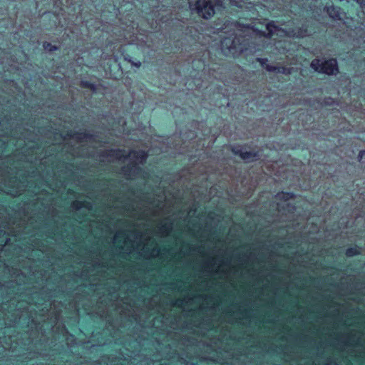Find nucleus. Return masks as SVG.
<instances>
[{"mask_svg": "<svg viewBox=\"0 0 365 365\" xmlns=\"http://www.w3.org/2000/svg\"><path fill=\"white\" fill-rule=\"evenodd\" d=\"M110 182L105 181L101 187H96L94 192L88 193L90 200H96L101 203L100 210L94 209L93 204L89 201L75 200L71 205L73 220L66 217L62 225L57 223L50 225L44 222L43 227L38 229L39 237L53 240L56 242L65 239L78 240L76 233V224H82L89 220V230L93 237V245L86 246L85 250L88 255V261L84 268H92V272H103L101 277L113 283L108 289L110 299L120 297L118 290L121 279L117 277L125 269L126 260L132 258L140 260L159 259L161 263L165 262L168 255L175 257L170 247H158L156 241L150 235L138 230L137 223L133 224L130 230L120 229L114 235L112 245L106 250H103L101 240L104 233H113L119 223H125L127 220L118 218L115 225L113 221L115 217V210L121 215H126L132 219L144 220L147 214L146 209H143L130 197L125 198L120 193H115L110 187Z\"/></svg>", "mask_w": 365, "mask_h": 365, "instance_id": "nucleus-1", "label": "nucleus"}, {"mask_svg": "<svg viewBox=\"0 0 365 365\" xmlns=\"http://www.w3.org/2000/svg\"><path fill=\"white\" fill-rule=\"evenodd\" d=\"M240 317L234 318L235 312L232 309H226L225 313L230 315L227 324L223 325V320L221 317L216 319L215 312H211L214 327L208 329L207 335L213 336L208 344L210 350L215 351L212 356H209L212 361H216L221 365H251L250 357V349L240 347V345L252 340V335L247 334L245 331H241L239 333H235L230 325L237 324L242 326L245 324L244 319L250 320L251 319L250 309L248 308L238 309Z\"/></svg>", "mask_w": 365, "mask_h": 365, "instance_id": "nucleus-2", "label": "nucleus"}, {"mask_svg": "<svg viewBox=\"0 0 365 365\" xmlns=\"http://www.w3.org/2000/svg\"><path fill=\"white\" fill-rule=\"evenodd\" d=\"M184 301L185 299L182 297L170 299V309L167 312L156 292L148 302L145 299L144 304L150 311L160 314L163 324L173 330H189L194 333L199 332L202 335H207L208 329H212L215 327L211 312H216L218 305L209 306L201 304L195 308H186L184 306Z\"/></svg>", "mask_w": 365, "mask_h": 365, "instance_id": "nucleus-3", "label": "nucleus"}, {"mask_svg": "<svg viewBox=\"0 0 365 365\" xmlns=\"http://www.w3.org/2000/svg\"><path fill=\"white\" fill-rule=\"evenodd\" d=\"M148 158L147 153L143 150H132L127 153L125 150L110 149L105 150L100 156L103 162L128 161L127 165L123 166L121 171L127 179L143 178L146 179L148 173L141 168Z\"/></svg>", "mask_w": 365, "mask_h": 365, "instance_id": "nucleus-4", "label": "nucleus"}, {"mask_svg": "<svg viewBox=\"0 0 365 365\" xmlns=\"http://www.w3.org/2000/svg\"><path fill=\"white\" fill-rule=\"evenodd\" d=\"M249 38L247 34L233 33L221 41V50L226 56H237L247 48Z\"/></svg>", "mask_w": 365, "mask_h": 365, "instance_id": "nucleus-5", "label": "nucleus"}, {"mask_svg": "<svg viewBox=\"0 0 365 365\" xmlns=\"http://www.w3.org/2000/svg\"><path fill=\"white\" fill-rule=\"evenodd\" d=\"M72 140L76 141L78 145H72L66 148V152L73 157H83L90 155L84 148L88 143L96 141V136L90 133H76L72 135Z\"/></svg>", "mask_w": 365, "mask_h": 365, "instance_id": "nucleus-6", "label": "nucleus"}, {"mask_svg": "<svg viewBox=\"0 0 365 365\" xmlns=\"http://www.w3.org/2000/svg\"><path fill=\"white\" fill-rule=\"evenodd\" d=\"M231 261L230 258H222L221 262L218 264L216 257H210L209 259L205 262L202 266L199 277L202 278L205 273L213 276L227 275L228 272L222 269V265H230Z\"/></svg>", "mask_w": 365, "mask_h": 365, "instance_id": "nucleus-7", "label": "nucleus"}, {"mask_svg": "<svg viewBox=\"0 0 365 365\" xmlns=\"http://www.w3.org/2000/svg\"><path fill=\"white\" fill-rule=\"evenodd\" d=\"M221 4L222 0H197L192 9L204 19H210L215 14L216 9Z\"/></svg>", "mask_w": 365, "mask_h": 365, "instance_id": "nucleus-8", "label": "nucleus"}, {"mask_svg": "<svg viewBox=\"0 0 365 365\" xmlns=\"http://www.w3.org/2000/svg\"><path fill=\"white\" fill-rule=\"evenodd\" d=\"M335 349L343 351L346 347H364L365 342L362 341V336H356V333L351 332L347 334L346 337H341L334 343Z\"/></svg>", "mask_w": 365, "mask_h": 365, "instance_id": "nucleus-9", "label": "nucleus"}, {"mask_svg": "<svg viewBox=\"0 0 365 365\" xmlns=\"http://www.w3.org/2000/svg\"><path fill=\"white\" fill-rule=\"evenodd\" d=\"M123 285L128 287V291L131 297L136 296L138 289L142 290L150 289V284L135 276H133L130 279L125 280Z\"/></svg>", "mask_w": 365, "mask_h": 365, "instance_id": "nucleus-10", "label": "nucleus"}, {"mask_svg": "<svg viewBox=\"0 0 365 365\" xmlns=\"http://www.w3.org/2000/svg\"><path fill=\"white\" fill-rule=\"evenodd\" d=\"M232 151L234 154L239 155L247 163L253 162L259 158L258 152L255 150H247L245 148L240 145L232 146Z\"/></svg>", "mask_w": 365, "mask_h": 365, "instance_id": "nucleus-11", "label": "nucleus"}, {"mask_svg": "<svg viewBox=\"0 0 365 365\" xmlns=\"http://www.w3.org/2000/svg\"><path fill=\"white\" fill-rule=\"evenodd\" d=\"M182 299H185L184 301V306L186 308H190V304L194 302L195 300H199L201 302V304H207L209 306H212L213 304H215V303L210 304V303H207V301L211 300L212 299L211 295L207 294H201V293H195V294H190L189 292H185L184 296L182 297Z\"/></svg>", "mask_w": 365, "mask_h": 365, "instance_id": "nucleus-12", "label": "nucleus"}, {"mask_svg": "<svg viewBox=\"0 0 365 365\" xmlns=\"http://www.w3.org/2000/svg\"><path fill=\"white\" fill-rule=\"evenodd\" d=\"M174 229V220L171 217H167L158 225V233L161 237H168Z\"/></svg>", "mask_w": 365, "mask_h": 365, "instance_id": "nucleus-13", "label": "nucleus"}, {"mask_svg": "<svg viewBox=\"0 0 365 365\" xmlns=\"http://www.w3.org/2000/svg\"><path fill=\"white\" fill-rule=\"evenodd\" d=\"M189 277H187L185 280L176 279L169 283H165V285L168 287V291H175L180 293L189 292L191 287L187 288L186 283L188 282Z\"/></svg>", "mask_w": 365, "mask_h": 365, "instance_id": "nucleus-14", "label": "nucleus"}, {"mask_svg": "<svg viewBox=\"0 0 365 365\" xmlns=\"http://www.w3.org/2000/svg\"><path fill=\"white\" fill-rule=\"evenodd\" d=\"M321 72L327 75H336L339 72L336 60L331 58L323 61Z\"/></svg>", "mask_w": 365, "mask_h": 365, "instance_id": "nucleus-15", "label": "nucleus"}, {"mask_svg": "<svg viewBox=\"0 0 365 365\" xmlns=\"http://www.w3.org/2000/svg\"><path fill=\"white\" fill-rule=\"evenodd\" d=\"M187 249L186 250H180V253L183 254L184 256H189L192 253L197 252L202 255H205V252L202 246L194 245L191 244L187 245Z\"/></svg>", "mask_w": 365, "mask_h": 365, "instance_id": "nucleus-16", "label": "nucleus"}, {"mask_svg": "<svg viewBox=\"0 0 365 365\" xmlns=\"http://www.w3.org/2000/svg\"><path fill=\"white\" fill-rule=\"evenodd\" d=\"M238 262L242 265L247 264L250 259H257L256 253L254 252H249L248 250L243 254H238L237 256Z\"/></svg>", "mask_w": 365, "mask_h": 365, "instance_id": "nucleus-17", "label": "nucleus"}, {"mask_svg": "<svg viewBox=\"0 0 365 365\" xmlns=\"http://www.w3.org/2000/svg\"><path fill=\"white\" fill-rule=\"evenodd\" d=\"M326 10L327 14L331 19L335 20H341L342 19V14L341 12V9L339 7L334 6H326Z\"/></svg>", "mask_w": 365, "mask_h": 365, "instance_id": "nucleus-18", "label": "nucleus"}, {"mask_svg": "<svg viewBox=\"0 0 365 365\" xmlns=\"http://www.w3.org/2000/svg\"><path fill=\"white\" fill-rule=\"evenodd\" d=\"M266 29L267 32L266 33L265 31H263L262 34V35L266 38H271L276 34L277 31L281 30V29H279L274 21H271L267 24Z\"/></svg>", "mask_w": 365, "mask_h": 365, "instance_id": "nucleus-19", "label": "nucleus"}, {"mask_svg": "<svg viewBox=\"0 0 365 365\" xmlns=\"http://www.w3.org/2000/svg\"><path fill=\"white\" fill-rule=\"evenodd\" d=\"M265 69L269 72H274L277 73H282L285 75H289L291 73V68L284 66L266 65Z\"/></svg>", "mask_w": 365, "mask_h": 365, "instance_id": "nucleus-20", "label": "nucleus"}, {"mask_svg": "<svg viewBox=\"0 0 365 365\" xmlns=\"http://www.w3.org/2000/svg\"><path fill=\"white\" fill-rule=\"evenodd\" d=\"M143 202L147 204V207H153L158 209H162L163 207V196L160 197V199L158 200L157 202L155 200H150L149 197H143L141 199Z\"/></svg>", "mask_w": 365, "mask_h": 365, "instance_id": "nucleus-21", "label": "nucleus"}, {"mask_svg": "<svg viewBox=\"0 0 365 365\" xmlns=\"http://www.w3.org/2000/svg\"><path fill=\"white\" fill-rule=\"evenodd\" d=\"M202 358L203 357L200 358L198 355L195 357H188L187 354L185 355V358L182 356H180L181 363L185 365H197L198 361H200Z\"/></svg>", "mask_w": 365, "mask_h": 365, "instance_id": "nucleus-22", "label": "nucleus"}, {"mask_svg": "<svg viewBox=\"0 0 365 365\" xmlns=\"http://www.w3.org/2000/svg\"><path fill=\"white\" fill-rule=\"evenodd\" d=\"M31 246L34 249H36L38 250L41 251L42 252L46 251V245L45 242H43L41 239L36 238L31 244Z\"/></svg>", "mask_w": 365, "mask_h": 365, "instance_id": "nucleus-23", "label": "nucleus"}, {"mask_svg": "<svg viewBox=\"0 0 365 365\" xmlns=\"http://www.w3.org/2000/svg\"><path fill=\"white\" fill-rule=\"evenodd\" d=\"M361 253V250L360 247L356 246L354 247H349L346 251V255L348 257H354L355 255H360Z\"/></svg>", "mask_w": 365, "mask_h": 365, "instance_id": "nucleus-24", "label": "nucleus"}, {"mask_svg": "<svg viewBox=\"0 0 365 365\" xmlns=\"http://www.w3.org/2000/svg\"><path fill=\"white\" fill-rule=\"evenodd\" d=\"M294 197V195L291 192H279L276 195V198L284 200L285 202Z\"/></svg>", "mask_w": 365, "mask_h": 365, "instance_id": "nucleus-25", "label": "nucleus"}, {"mask_svg": "<svg viewBox=\"0 0 365 365\" xmlns=\"http://www.w3.org/2000/svg\"><path fill=\"white\" fill-rule=\"evenodd\" d=\"M322 62L319 59H314L311 63V67L316 71L321 72Z\"/></svg>", "mask_w": 365, "mask_h": 365, "instance_id": "nucleus-26", "label": "nucleus"}, {"mask_svg": "<svg viewBox=\"0 0 365 365\" xmlns=\"http://www.w3.org/2000/svg\"><path fill=\"white\" fill-rule=\"evenodd\" d=\"M81 86L83 88H87L91 90L92 91H95L96 89V86L95 84L90 83L89 81H82Z\"/></svg>", "mask_w": 365, "mask_h": 365, "instance_id": "nucleus-27", "label": "nucleus"}, {"mask_svg": "<svg viewBox=\"0 0 365 365\" xmlns=\"http://www.w3.org/2000/svg\"><path fill=\"white\" fill-rule=\"evenodd\" d=\"M43 46L45 50H47L48 51H54L58 50V47L56 46H53L48 42H44Z\"/></svg>", "mask_w": 365, "mask_h": 365, "instance_id": "nucleus-28", "label": "nucleus"}, {"mask_svg": "<svg viewBox=\"0 0 365 365\" xmlns=\"http://www.w3.org/2000/svg\"><path fill=\"white\" fill-rule=\"evenodd\" d=\"M197 227L195 228H192V227H189V230L192 232V235L194 237H196L197 235V234L199 233V232L202 229V226L201 225H200L198 222L197 223Z\"/></svg>", "mask_w": 365, "mask_h": 365, "instance_id": "nucleus-29", "label": "nucleus"}, {"mask_svg": "<svg viewBox=\"0 0 365 365\" xmlns=\"http://www.w3.org/2000/svg\"><path fill=\"white\" fill-rule=\"evenodd\" d=\"M325 365H337V362L334 359L329 356L327 359Z\"/></svg>", "mask_w": 365, "mask_h": 365, "instance_id": "nucleus-30", "label": "nucleus"}, {"mask_svg": "<svg viewBox=\"0 0 365 365\" xmlns=\"http://www.w3.org/2000/svg\"><path fill=\"white\" fill-rule=\"evenodd\" d=\"M257 61L260 63V64L264 66L266 63V62L267 61V58H257Z\"/></svg>", "mask_w": 365, "mask_h": 365, "instance_id": "nucleus-31", "label": "nucleus"}, {"mask_svg": "<svg viewBox=\"0 0 365 365\" xmlns=\"http://www.w3.org/2000/svg\"><path fill=\"white\" fill-rule=\"evenodd\" d=\"M307 336H306L302 341V347L304 349H307Z\"/></svg>", "mask_w": 365, "mask_h": 365, "instance_id": "nucleus-32", "label": "nucleus"}, {"mask_svg": "<svg viewBox=\"0 0 365 365\" xmlns=\"http://www.w3.org/2000/svg\"><path fill=\"white\" fill-rule=\"evenodd\" d=\"M5 123L6 124V128L12 127L13 122H11V120L6 119Z\"/></svg>", "mask_w": 365, "mask_h": 365, "instance_id": "nucleus-33", "label": "nucleus"}, {"mask_svg": "<svg viewBox=\"0 0 365 365\" xmlns=\"http://www.w3.org/2000/svg\"><path fill=\"white\" fill-rule=\"evenodd\" d=\"M365 154V150H361L359 153L358 158L359 160L362 158L363 155Z\"/></svg>", "mask_w": 365, "mask_h": 365, "instance_id": "nucleus-34", "label": "nucleus"}, {"mask_svg": "<svg viewBox=\"0 0 365 365\" xmlns=\"http://www.w3.org/2000/svg\"><path fill=\"white\" fill-rule=\"evenodd\" d=\"M306 359H308L309 362H313L312 357L309 356V354H306Z\"/></svg>", "mask_w": 365, "mask_h": 365, "instance_id": "nucleus-35", "label": "nucleus"}, {"mask_svg": "<svg viewBox=\"0 0 365 365\" xmlns=\"http://www.w3.org/2000/svg\"><path fill=\"white\" fill-rule=\"evenodd\" d=\"M4 125V120H0V128H3Z\"/></svg>", "mask_w": 365, "mask_h": 365, "instance_id": "nucleus-36", "label": "nucleus"}, {"mask_svg": "<svg viewBox=\"0 0 365 365\" xmlns=\"http://www.w3.org/2000/svg\"><path fill=\"white\" fill-rule=\"evenodd\" d=\"M133 64L137 67H140L141 65V63L140 61H138V63H133Z\"/></svg>", "mask_w": 365, "mask_h": 365, "instance_id": "nucleus-37", "label": "nucleus"}, {"mask_svg": "<svg viewBox=\"0 0 365 365\" xmlns=\"http://www.w3.org/2000/svg\"><path fill=\"white\" fill-rule=\"evenodd\" d=\"M204 282H205V284L207 285V284H208V282H208L207 279H205L204 280Z\"/></svg>", "mask_w": 365, "mask_h": 365, "instance_id": "nucleus-38", "label": "nucleus"}, {"mask_svg": "<svg viewBox=\"0 0 365 365\" xmlns=\"http://www.w3.org/2000/svg\"><path fill=\"white\" fill-rule=\"evenodd\" d=\"M125 304H128L130 306V302H128V299H126V302H125Z\"/></svg>", "mask_w": 365, "mask_h": 365, "instance_id": "nucleus-39", "label": "nucleus"}, {"mask_svg": "<svg viewBox=\"0 0 365 365\" xmlns=\"http://www.w3.org/2000/svg\"><path fill=\"white\" fill-rule=\"evenodd\" d=\"M189 349H192V347L191 346L190 348L187 346V350H189Z\"/></svg>", "mask_w": 365, "mask_h": 365, "instance_id": "nucleus-40", "label": "nucleus"}, {"mask_svg": "<svg viewBox=\"0 0 365 365\" xmlns=\"http://www.w3.org/2000/svg\"><path fill=\"white\" fill-rule=\"evenodd\" d=\"M208 217H209V218H212V214H209V216H208Z\"/></svg>", "mask_w": 365, "mask_h": 365, "instance_id": "nucleus-41", "label": "nucleus"}, {"mask_svg": "<svg viewBox=\"0 0 365 365\" xmlns=\"http://www.w3.org/2000/svg\"><path fill=\"white\" fill-rule=\"evenodd\" d=\"M66 170H71V168H68V167H66Z\"/></svg>", "mask_w": 365, "mask_h": 365, "instance_id": "nucleus-42", "label": "nucleus"}, {"mask_svg": "<svg viewBox=\"0 0 365 365\" xmlns=\"http://www.w3.org/2000/svg\"><path fill=\"white\" fill-rule=\"evenodd\" d=\"M0 288H2V285L0 284Z\"/></svg>", "mask_w": 365, "mask_h": 365, "instance_id": "nucleus-43", "label": "nucleus"}]
</instances>
